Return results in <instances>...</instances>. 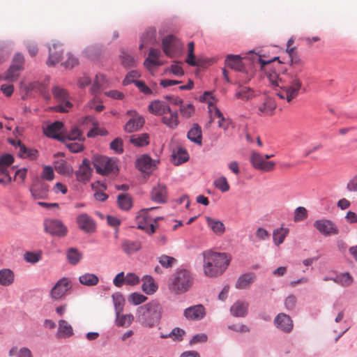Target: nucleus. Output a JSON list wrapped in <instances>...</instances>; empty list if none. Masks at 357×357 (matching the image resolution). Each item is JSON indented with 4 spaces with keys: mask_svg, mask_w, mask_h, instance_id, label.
Segmentation results:
<instances>
[{
    "mask_svg": "<svg viewBox=\"0 0 357 357\" xmlns=\"http://www.w3.org/2000/svg\"><path fill=\"white\" fill-rule=\"evenodd\" d=\"M277 59L278 57H275L270 61L259 59V62L270 83L273 86L280 88V91L277 93V95L281 99H285L290 102L298 96L303 85L302 81L297 73H287L284 70L280 63H278L276 65L272 64V62Z\"/></svg>",
    "mask_w": 357,
    "mask_h": 357,
    "instance_id": "nucleus-1",
    "label": "nucleus"
},
{
    "mask_svg": "<svg viewBox=\"0 0 357 357\" xmlns=\"http://www.w3.org/2000/svg\"><path fill=\"white\" fill-rule=\"evenodd\" d=\"M203 268L205 275L214 278L222 274L230 262V257L226 253H219L212 251L203 252Z\"/></svg>",
    "mask_w": 357,
    "mask_h": 357,
    "instance_id": "nucleus-2",
    "label": "nucleus"
},
{
    "mask_svg": "<svg viewBox=\"0 0 357 357\" xmlns=\"http://www.w3.org/2000/svg\"><path fill=\"white\" fill-rule=\"evenodd\" d=\"M163 308L157 301H152L139 307L136 312V321L144 327L153 328L161 319Z\"/></svg>",
    "mask_w": 357,
    "mask_h": 357,
    "instance_id": "nucleus-3",
    "label": "nucleus"
},
{
    "mask_svg": "<svg viewBox=\"0 0 357 357\" xmlns=\"http://www.w3.org/2000/svg\"><path fill=\"white\" fill-rule=\"evenodd\" d=\"M158 209V207H151L140 210L135 217L137 227L144 230L149 234L155 233V229L158 227V221L162 219L161 216L151 214V212Z\"/></svg>",
    "mask_w": 357,
    "mask_h": 357,
    "instance_id": "nucleus-4",
    "label": "nucleus"
},
{
    "mask_svg": "<svg viewBox=\"0 0 357 357\" xmlns=\"http://www.w3.org/2000/svg\"><path fill=\"white\" fill-rule=\"evenodd\" d=\"M193 284V277L190 271L182 269L176 271L172 278L170 289L176 294L188 291Z\"/></svg>",
    "mask_w": 357,
    "mask_h": 357,
    "instance_id": "nucleus-5",
    "label": "nucleus"
},
{
    "mask_svg": "<svg viewBox=\"0 0 357 357\" xmlns=\"http://www.w3.org/2000/svg\"><path fill=\"white\" fill-rule=\"evenodd\" d=\"M93 166L96 172L101 175L117 174L119 172L116 160L107 156H96L93 159Z\"/></svg>",
    "mask_w": 357,
    "mask_h": 357,
    "instance_id": "nucleus-6",
    "label": "nucleus"
},
{
    "mask_svg": "<svg viewBox=\"0 0 357 357\" xmlns=\"http://www.w3.org/2000/svg\"><path fill=\"white\" fill-rule=\"evenodd\" d=\"M52 92L54 99L60 104L55 107V111L66 112L72 107L71 102L68 100V94L66 89L55 86L52 88Z\"/></svg>",
    "mask_w": 357,
    "mask_h": 357,
    "instance_id": "nucleus-7",
    "label": "nucleus"
},
{
    "mask_svg": "<svg viewBox=\"0 0 357 357\" xmlns=\"http://www.w3.org/2000/svg\"><path fill=\"white\" fill-rule=\"evenodd\" d=\"M162 45L163 52L169 57H174L176 54L180 52L183 47L182 43L172 35L164 38Z\"/></svg>",
    "mask_w": 357,
    "mask_h": 357,
    "instance_id": "nucleus-8",
    "label": "nucleus"
},
{
    "mask_svg": "<svg viewBox=\"0 0 357 357\" xmlns=\"http://www.w3.org/2000/svg\"><path fill=\"white\" fill-rule=\"evenodd\" d=\"M44 228L45 232L52 236L59 237L65 236L67 234V227L62 222L57 219H47L44 222Z\"/></svg>",
    "mask_w": 357,
    "mask_h": 357,
    "instance_id": "nucleus-9",
    "label": "nucleus"
},
{
    "mask_svg": "<svg viewBox=\"0 0 357 357\" xmlns=\"http://www.w3.org/2000/svg\"><path fill=\"white\" fill-rule=\"evenodd\" d=\"M250 160L255 169L266 172L273 171L275 167L274 162L266 160L262 155L256 151L252 152Z\"/></svg>",
    "mask_w": 357,
    "mask_h": 357,
    "instance_id": "nucleus-10",
    "label": "nucleus"
},
{
    "mask_svg": "<svg viewBox=\"0 0 357 357\" xmlns=\"http://www.w3.org/2000/svg\"><path fill=\"white\" fill-rule=\"evenodd\" d=\"M313 225L320 234L326 236L336 235L339 233L337 227L330 220H318L314 222Z\"/></svg>",
    "mask_w": 357,
    "mask_h": 357,
    "instance_id": "nucleus-11",
    "label": "nucleus"
},
{
    "mask_svg": "<svg viewBox=\"0 0 357 357\" xmlns=\"http://www.w3.org/2000/svg\"><path fill=\"white\" fill-rule=\"evenodd\" d=\"M70 288L71 285L69 280L63 278L59 280L52 288L50 291L51 298L54 300H59L66 295Z\"/></svg>",
    "mask_w": 357,
    "mask_h": 357,
    "instance_id": "nucleus-12",
    "label": "nucleus"
},
{
    "mask_svg": "<svg viewBox=\"0 0 357 357\" xmlns=\"http://www.w3.org/2000/svg\"><path fill=\"white\" fill-rule=\"evenodd\" d=\"M277 107L273 98L266 96L261 103L257 105V114L259 116H272Z\"/></svg>",
    "mask_w": 357,
    "mask_h": 357,
    "instance_id": "nucleus-13",
    "label": "nucleus"
},
{
    "mask_svg": "<svg viewBox=\"0 0 357 357\" xmlns=\"http://www.w3.org/2000/svg\"><path fill=\"white\" fill-rule=\"evenodd\" d=\"M48 191V185L39 179H36L30 188L31 195L35 199L47 198Z\"/></svg>",
    "mask_w": 357,
    "mask_h": 357,
    "instance_id": "nucleus-14",
    "label": "nucleus"
},
{
    "mask_svg": "<svg viewBox=\"0 0 357 357\" xmlns=\"http://www.w3.org/2000/svg\"><path fill=\"white\" fill-rule=\"evenodd\" d=\"M63 124L60 121H55L48 125L44 129V133L48 137L56 139L61 142H65V136L61 132Z\"/></svg>",
    "mask_w": 357,
    "mask_h": 357,
    "instance_id": "nucleus-15",
    "label": "nucleus"
},
{
    "mask_svg": "<svg viewBox=\"0 0 357 357\" xmlns=\"http://www.w3.org/2000/svg\"><path fill=\"white\" fill-rule=\"evenodd\" d=\"M76 222L79 229L85 233H92L96 230L94 220L86 213H82L78 215Z\"/></svg>",
    "mask_w": 357,
    "mask_h": 357,
    "instance_id": "nucleus-16",
    "label": "nucleus"
},
{
    "mask_svg": "<svg viewBox=\"0 0 357 357\" xmlns=\"http://www.w3.org/2000/svg\"><path fill=\"white\" fill-rule=\"evenodd\" d=\"M276 327L284 333H290L294 327L293 321L291 317L284 314H278L274 319Z\"/></svg>",
    "mask_w": 357,
    "mask_h": 357,
    "instance_id": "nucleus-17",
    "label": "nucleus"
},
{
    "mask_svg": "<svg viewBox=\"0 0 357 357\" xmlns=\"http://www.w3.org/2000/svg\"><path fill=\"white\" fill-rule=\"evenodd\" d=\"M183 314L188 320H201L206 314L205 307L201 304L190 306L184 310Z\"/></svg>",
    "mask_w": 357,
    "mask_h": 357,
    "instance_id": "nucleus-18",
    "label": "nucleus"
},
{
    "mask_svg": "<svg viewBox=\"0 0 357 357\" xmlns=\"http://www.w3.org/2000/svg\"><path fill=\"white\" fill-rule=\"evenodd\" d=\"M157 43L156 29L154 27L147 28L141 36V43L139 49L142 50L149 45H155Z\"/></svg>",
    "mask_w": 357,
    "mask_h": 357,
    "instance_id": "nucleus-19",
    "label": "nucleus"
},
{
    "mask_svg": "<svg viewBox=\"0 0 357 357\" xmlns=\"http://www.w3.org/2000/svg\"><path fill=\"white\" fill-rule=\"evenodd\" d=\"M91 174L90 161L84 158L79 165V169L75 172L76 178L80 182H86L90 179Z\"/></svg>",
    "mask_w": 357,
    "mask_h": 357,
    "instance_id": "nucleus-20",
    "label": "nucleus"
},
{
    "mask_svg": "<svg viewBox=\"0 0 357 357\" xmlns=\"http://www.w3.org/2000/svg\"><path fill=\"white\" fill-rule=\"evenodd\" d=\"M49 58L47 61V65L49 66H54L58 63L62 57L63 48L60 44H54L49 50Z\"/></svg>",
    "mask_w": 357,
    "mask_h": 357,
    "instance_id": "nucleus-21",
    "label": "nucleus"
},
{
    "mask_svg": "<svg viewBox=\"0 0 357 357\" xmlns=\"http://www.w3.org/2000/svg\"><path fill=\"white\" fill-rule=\"evenodd\" d=\"M149 111L155 114L161 116L171 112L170 107L163 101L154 100L152 101L149 105Z\"/></svg>",
    "mask_w": 357,
    "mask_h": 357,
    "instance_id": "nucleus-22",
    "label": "nucleus"
},
{
    "mask_svg": "<svg viewBox=\"0 0 357 357\" xmlns=\"http://www.w3.org/2000/svg\"><path fill=\"white\" fill-rule=\"evenodd\" d=\"M167 188L162 184L155 186L151 193V199L158 203H164L167 199Z\"/></svg>",
    "mask_w": 357,
    "mask_h": 357,
    "instance_id": "nucleus-23",
    "label": "nucleus"
},
{
    "mask_svg": "<svg viewBox=\"0 0 357 357\" xmlns=\"http://www.w3.org/2000/svg\"><path fill=\"white\" fill-rule=\"evenodd\" d=\"M249 304L247 302L237 301L230 308L231 314L236 317H243L248 313Z\"/></svg>",
    "mask_w": 357,
    "mask_h": 357,
    "instance_id": "nucleus-24",
    "label": "nucleus"
},
{
    "mask_svg": "<svg viewBox=\"0 0 357 357\" xmlns=\"http://www.w3.org/2000/svg\"><path fill=\"white\" fill-rule=\"evenodd\" d=\"M256 275L253 273H248L241 275L236 282V288L244 289L248 288L255 280Z\"/></svg>",
    "mask_w": 357,
    "mask_h": 357,
    "instance_id": "nucleus-25",
    "label": "nucleus"
},
{
    "mask_svg": "<svg viewBox=\"0 0 357 357\" xmlns=\"http://www.w3.org/2000/svg\"><path fill=\"white\" fill-rule=\"evenodd\" d=\"M160 54V51L158 49H151L149 56L144 61V66L151 70L154 66H158L161 65L159 62L158 59Z\"/></svg>",
    "mask_w": 357,
    "mask_h": 357,
    "instance_id": "nucleus-26",
    "label": "nucleus"
},
{
    "mask_svg": "<svg viewBox=\"0 0 357 357\" xmlns=\"http://www.w3.org/2000/svg\"><path fill=\"white\" fill-rule=\"evenodd\" d=\"M129 141L136 147H144L149 144L150 135L148 133L132 135Z\"/></svg>",
    "mask_w": 357,
    "mask_h": 357,
    "instance_id": "nucleus-27",
    "label": "nucleus"
},
{
    "mask_svg": "<svg viewBox=\"0 0 357 357\" xmlns=\"http://www.w3.org/2000/svg\"><path fill=\"white\" fill-rule=\"evenodd\" d=\"M137 168L142 172H149L153 169V160L147 155H144L136 161Z\"/></svg>",
    "mask_w": 357,
    "mask_h": 357,
    "instance_id": "nucleus-28",
    "label": "nucleus"
},
{
    "mask_svg": "<svg viewBox=\"0 0 357 357\" xmlns=\"http://www.w3.org/2000/svg\"><path fill=\"white\" fill-rule=\"evenodd\" d=\"M255 92L250 87L240 86L235 93V98L243 101H248L255 97Z\"/></svg>",
    "mask_w": 357,
    "mask_h": 357,
    "instance_id": "nucleus-29",
    "label": "nucleus"
},
{
    "mask_svg": "<svg viewBox=\"0 0 357 357\" xmlns=\"http://www.w3.org/2000/svg\"><path fill=\"white\" fill-rule=\"evenodd\" d=\"M187 137L191 142H195L198 145H202V128L197 123H194L190 130L188 132Z\"/></svg>",
    "mask_w": 357,
    "mask_h": 357,
    "instance_id": "nucleus-30",
    "label": "nucleus"
},
{
    "mask_svg": "<svg viewBox=\"0 0 357 357\" xmlns=\"http://www.w3.org/2000/svg\"><path fill=\"white\" fill-rule=\"evenodd\" d=\"M141 243L139 241L124 239L121 243V249L127 255L133 254L141 249Z\"/></svg>",
    "mask_w": 357,
    "mask_h": 357,
    "instance_id": "nucleus-31",
    "label": "nucleus"
},
{
    "mask_svg": "<svg viewBox=\"0 0 357 357\" xmlns=\"http://www.w3.org/2000/svg\"><path fill=\"white\" fill-rule=\"evenodd\" d=\"M207 226L217 235H222L225 231V225L220 220L206 216Z\"/></svg>",
    "mask_w": 357,
    "mask_h": 357,
    "instance_id": "nucleus-32",
    "label": "nucleus"
},
{
    "mask_svg": "<svg viewBox=\"0 0 357 357\" xmlns=\"http://www.w3.org/2000/svg\"><path fill=\"white\" fill-rule=\"evenodd\" d=\"M144 124V120L141 116L133 117L130 119L125 125L124 130L127 132H133L142 128Z\"/></svg>",
    "mask_w": 357,
    "mask_h": 357,
    "instance_id": "nucleus-33",
    "label": "nucleus"
},
{
    "mask_svg": "<svg viewBox=\"0 0 357 357\" xmlns=\"http://www.w3.org/2000/svg\"><path fill=\"white\" fill-rule=\"evenodd\" d=\"M225 64L227 67L236 71H241L243 69V64L239 55H227L225 59Z\"/></svg>",
    "mask_w": 357,
    "mask_h": 357,
    "instance_id": "nucleus-34",
    "label": "nucleus"
},
{
    "mask_svg": "<svg viewBox=\"0 0 357 357\" xmlns=\"http://www.w3.org/2000/svg\"><path fill=\"white\" fill-rule=\"evenodd\" d=\"M73 335V329L67 321L61 319L59 321L57 336L59 337L67 338Z\"/></svg>",
    "mask_w": 357,
    "mask_h": 357,
    "instance_id": "nucleus-35",
    "label": "nucleus"
},
{
    "mask_svg": "<svg viewBox=\"0 0 357 357\" xmlns=\"http://www.w3.org/2000/svg\"><path fill=\"white\" fill-rule=\"evenodd\" d=\"M142 290L146 294H152L158 289V285L153 278L149 275H145L142 278Z\"/></svg>",
    "mask_w": 357,
    "mask_h": 357,
    "instance_id": "nucleus-36",
    "label": "nucleus"
},
{
    "mask_svg": "<svg viewBox=\"0 0 357 357\" xmlns=\"http://www.w3.org/2000/svg\"><path fill=\"white\" fill-rule=\"evenodd\" d=\"M15 279V274L9 268H3L0 270V284L3 286L11 285Z\"/></svg>",
    "mask_w": 357,
    "mask_h": 357,
    "instance_id": "nucleus-37",
    "label": "nucleus"
},
{
    "mask_svg": "<svg viewBox=\"0 0 357 357\" xmlns=\"http://www.w3.org/2000/svg\"><path fill=\"white\" fill-rule=\"evenodd\" d=\"M19 155L22 158H29L31 160L38 157V152L35 149H27L20 141L18 142Z\"/></svg>",
    "mask_w": 357,
    "mask_h": 357,
    "instance_id": "nucleus-38",
    "label": "nucleus"
},
{
    "mask_svg": "<svg viewBox=\"0 0 357 357\" xmlns=\"http://www.w3.org/2000/svg\"><path fill=\"white\" fill-rule=\"evenodd\" d=\"M26 90L29 91H36L39 92L45 99L47 100H50V95L46 90V86L37 82H31L26 86Z\"/></svg>",
    "mask_w": 357,
    "mask_h": 357,
    "instance_id": "nucleus-39",
    "label": "nucleus"
},
{
    "mask_svg": "<svg viewBox=\"0 0 357 357\" xmlns=\"http://www.w3.org/2000/svg\"><path fill=\"white\" fill-rule=\"evenodd\" d=\"M79 281L82 284L90 287L96 285L99 279L96 275L87 273L80 275Z\"/></svg>",
    "mask_w": 357,
    "mask_h": 357,
    "instance_id": "nucleus-40",
    "label": "nucleus"
},
{
    "mask_svg": "<svg viewBox=\"0 0 357 357\" xmlns=\"http://www.w3.org/2000/svg\"><path fill=\"white\" fill-rule=\"evenodd\" d=\"M288 232V229L283 227L275 229L273 232V239L275 244L276 245H280L282 244L287 236Z\"/></svg>",
    "mask_w": 357,
    "mask_h": 357,
    "instance_id": "nucleus-41",
    "label": "nucleus"
},
{
    "mask_svg": "<svg viewBox=\"0 0 357 357\" xmlns=\"http://www.w3.org/2000/svg\"><path fill=\"white\" fill-rule=\"evenodd\" d=\"M170 115L169 116H165L162 119V121L167 127L170 128H175L179 123L178 116L177 112H169Z\"/></svg>",
    "mask_w": 357,
    "mask_h": 357,
    "instance_id": "nucleus-42",
    "label": "nucleus"
},
{
    "mask_svg": "<svg viewBox=\"0 0 357 357\" xmlns=\"http://www.w3.org/2000/svg\"><path fill=\"white\" fill-rule=\"evenodd\" d=\"M117 203L119 208L128 211L132 207V199L128 194H121L118 196Z\"/></svg>",
    "mask_w": 357,
    "mask_h": 357,
    "instance_id": "nucleus-43",
    "label": "nucleus"
},
{
    "mask_svg": "<svg viewBox=\"0 0 357 357\" xmlns=\"http://www.w3.org/2000/svg\"><path fill=\"white\" fill-rule=\"evenodd\" d=\"M15 66H10V67L3 75L2 79L3 80L13 82L18 79L20 76V72L21 70L20 69H17Z\"/></svg>",
    "mask_w": 357,
    "mask_h": 357,
    "instance_id": "nucleus-44",
    "label": "nucleus"
},
{
    "mask_svg": "<svg viewBox=\"0 0 357 357\" xmlns=\"http://www.w3.org/2000/svg\"><path fill=\"white\" fill-rule=\"evenodd\" d=\"M63 135L65 136L64 143H66L67 140L82 141L84 139L83 132L77 127L73 128L68 134H63Z\"/></svg>",
    "mask_w": 357,
    "mask_h": 357,
    "instance_id": "nucleus-45",
    "label": "nucleus"
},
{
    "mask_svg": "<svg viewBox=\"0 0 357 357\" xmlns=\"http://www.w3.org/2000/svg\"><path fill=\"white\" fill-rule=\"evenodd\" d=\"M82 255L76 248H71L67 251V259L70 264H77L82 259Z\"/></svg>",
    "mask_w": 357,
    "mask_h": 357,
    "instance_id": "nucleus-46",
    "label": "nucleus"
},
{
    "mask_svg": "<svg viewBox=\"0 0 357 357\" xmlns=\"http://www.w3.org/2000/svg\"><path fill=\"white\" fill-rule=\"evenodd\" d=\"M335 283L343 286L348 287L350 286L353 282L352 277L348 273H342L337 275L335 278L332 279Z\"/></svg>",
    "mask_w": 357,
    "mask_h": 357,
    "instance_id": "nucleus-47",
    "label": "nucleus"
},
{
    "mask_svg": "<svg viewBox=\"0 0 357 357\" xmlns=\"http://www.w3.org/2000/svg\"><path fill=\"white\" fill-rule=\"evenodd\" d=\"M116 322L118 326H129L134 320V317L131 314H121L120 313L116 314Z\"/></svg>",
    "mask_w": 357,
    "mask_h": 357,
    "instance_id": "nucleus-48",
    "label": "nucleus"
},
{
    "mask_svg": "<svg viewBox=\"0 0 357 357\" xmlns=\"http://www.w3.org/2000/svg\"><path fill=\"white\" fill-rule=\"evenodd\" d=\"M188 160L187 151L181 148L178 149L177 152L173 155V162L176 165H179Z\"/></svg>",
    "mask_w": 357,
    "mask_h": 357,
    "instance_id": "nucleus-49",
    "label": "nucleus"
},
{
    "mask_svg": "<svg viewBox=\"0 0 357 357\" xmlns=\"http://www.w3.org/2000/svg\"><path fill=\"white\" fill-rule=\"evenodd\" d=\"M213 185L222 192H226L229 191L230 188L228 181L225 176H220L215 179Z\"/></svg>",
    "mask_w": 357,
    "mask_h": 357,
    "instance_id": "nucleus-50",
    "label": "nucleus"
},
{
    "mask_svg": "<svg viewBox=\"0 0 357 357\" xmlns=\"http://www.w3.org/2000/svg\"><path fill=\"white\" fill-rule=\"evenodd\" d=\"M112 299L116 310V314H120L123 310L125 303L124 298L121 294H114L112 296Z\"/></svg>",
    "mask_w": 357,
    "mask_h": 357,
    "instance_id": "nucleus-51",
    "label": "nucleus"
},
{
    "mask_svg": "<svg viewBox=\"0 0 357 357\" xmlns=\"http://www.w3.org/2000/svg\"><path fill=\"white\" fill-rule=\"evenodd\" d=\"M188 58L186 59V63H188L190 66H197L198 62L195 59V56L194 54L195 50V44L193 42H190L188 44Z\"/></svg>",
    "mask_w": 357,
    "mask_h": 357,
    "instance_id": "nucleus-52",
    "label": "nucleus"
},
{
    "mask_svg": "<svg viewBox=\"0 0 357 357\" xmlns=\"http://www.w3.org/2000/svg\"><path fill=\"white\" fill-rule=\"evenodd\" d=\"M147 298L142 294L135 292L128 296V302L133 305H139L146 301Z\"/></svg>",
    "mask_w": 357,
    "mask_h": 357,
    "instance_id": "nucleus-53",
    "label": "nucleus"
},
{
    "mask_svg": "<svg viewBox=\"0 0 357 357\" xmlns=\"http://www.w3.org/2000/svg\"><path fill=\"white\" fill-rule=\"evenodd\" d=\"M139 77L140 74L138 71L132 70L127 74L125 79L123 80V84L125 86L128 85L131 83H134L135 84V82L138 81L136 79Z\"/></svg>",
    "mask_w": 357,
    "mask_h": 357,
    "instance_id": "nucleus-54",
    "label": "nucleus"
},
{
    "mask_svg": "<svg viewBox=\"0 0 357 357\" xmlns=\"http://www.w3.org/2000/svg\"><path fill=\"white\" fill-rule=\"evenodd\" d=\"M159 263L164 268H170L176 261V259L172 257L163 255L158 258Z\"/></svg>",
    "mask_w": 357,
    "mask_h": 357,
    "instance_id": "nucleus-55",
    "label": "nucleus"
},
{
    "mask_svg": "<svg viewBox=\"0 0 357 357\" xmlns=\"http://www.w3.org/2000/svg\"><path fill=\"white\" fill-rule=\"evenodd\" d=\"M307 217V211L305 208L299 206L296 208L294 211V220L295 222H299L305 220Z\"/></svg>",
    "mask_w": 357,
    "mask_h": 357,
    "instance_id": "nucleus-56",
    "label": "nucleus"
},
{
    "mask_svg": "<svg viewBox=\"0 0 357 357\" xmlns=\"http://www.w3.org/2000/svg\"><path fill=\"white\" fill-rule=\"evenodd\" d=\"M121 57L122 64L123 65V66H125L126 68H131V67L134 66V65L135 64V62H136L135 59H134V57L132 55H130L129 54L123 52Z\"/></svg>",
    "mask_w": 357,
    "mask_h": 357,
    "instance_id": "nucleus-57",
    "label": "nucleus"
},
{
    "mask_svg": "<svg viewBox=\"0 0 357 357\" xmlns=\"http://www.w3.org/2000/svg\"><path fill=\"white\" fill-rule=\"evenodd\" d=\"M209 113H210V117L211 121L209 123H211V121L215 119L218 118V119H220L224 116L222 113L220 111L218 108H217L213 103V102H210L209 103Z\"/></svg>",
    "mask_w": 357,
    "mask_h": 357,
    "instance_id": "nucleus-58",
    "label": "nucleus"
},
{
    "mask_svg": "<svg viewBox=\"0 0 357 357\" xmlns=\"http://www.w3.org/2000/svg\"><path fill=\"white\" fill-rule=\"evenodd\" d=\"M24 258L25 261L29 263L36 264L41 259V254L32 252H26L24 255Z\"/></svg>",
    "mask_w": 357,
    "mask_h": 357,
    "instance_id": "nucleus-59",
    "label": "nucleus"
},
{
    "mask_svg": "<svg viewBox=\"0 0 357 357\" xmlns=\"http://www.w3.org/2000/svg\"><path fill=\"white\" fill-rule=\"evenodd\" d=\"M180 112L183 117L190 118L193 114L195 112V108L193 105L191 104L181 105Z\"/></svg>",
    "mask_w": 357,
    "mask_h": 357,
    "instance_id": "nucleus-60",
    "label": "nucleus"
},
{
    "mask_svg": "<svg viewBox=\"0 0 357 357\" xmlns=\"http://www.w3.org/2000/svg\"><path fill=\"white\" fill-rule=\"evenodd\" d=\"M12 182V178L10 177L8 169H4L2 167L0 168V184L6 185Z\"/></svg>",
    "mask_w": 357,
    "mask_h": 357,
    "instance_id": "nucleus-61",
    "label": "nucleus"
},
{
    "mask_svg": "<svg viewBox=\"0 0 357 357\" xmlns=\"http://www.w3.org/2000/svg\"><path fill=\"white\" fill-rule=\"evenodd\" d=\"M14 161V158L12 155L6 154L0 158V168L2 167L4 169H8V167L10 166Z\"/></svg>",
    "mask_w": 357,
    "mask_h": 357,
    "instance_id": "nucleus-62",
    "label": "nucleus"
},
{
    "mask_svg": "<svg viewBox=\"0 0 357 357\" xmlns=\"http://www.w3.org/2000/svg\"><path fill=\"white\" fill-rule=\"evenodd\" d=\"M255 237L258 241H264L270 238L269 232L262 227H259L255 232Z\"/></svg>",
    "mask_w": 357,
    "mask_h": 357,
    "instance_id": "nucleus-63",
    "label": "nucleus"
},
{
    "mask_svg": "<svg viewBox=\"0 0 357 357\" xmlns=\"http://www.w3.org/2000/svg\"><path fill=\"white\" fill-rule=\"evenodd\" d=\"M110 148L117 153H121L123 151V141L120 138H116L110 143Z\"/></svg>",
    "mask_w": 357,
    "mask_h": 357,
    "instance_id": "nucleus-64",
    "label": "nucleus"
}]
</instances>
